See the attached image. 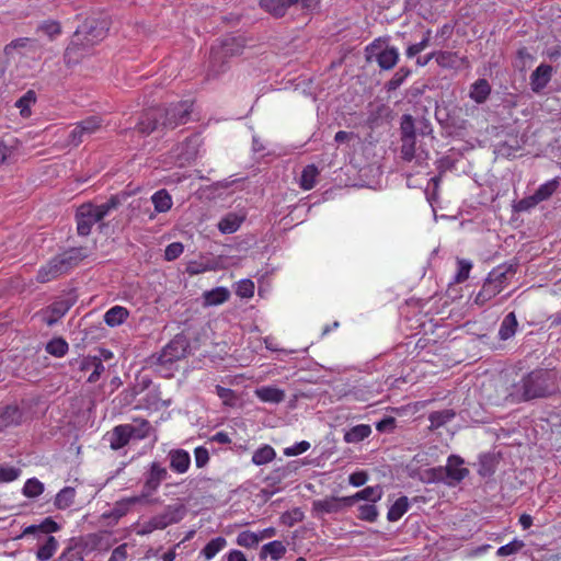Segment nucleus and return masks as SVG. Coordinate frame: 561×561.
Returning <instances> with one entry per match:
<instances>
[{"label": "nucleus", "instance_id": "nucleus-12", "mask_svg": "<svg viewBox=\"0 0 561 561\" xmlns=\"http://www.w3.org/2000/svg\"><path fill=\"white\" fill-rule=\"evenodd\" d=\"M77 231L79 236H89L93 225L101 222L94 210V204H82L76 213Z\"/></svg>", "mask_w": 561, "mask_h": 561}, {"label": "nucleus", "instance_id": "nucleus-53", "mask_svg": "<svg viewBox=\"0 0 561 561\" xmlns=\"http://www.w3.org/2000/svg\"><path fill=\"white\" fill-rule=\"evenodd\" d=\"M21 469L11 466H0V483L12 482L21 474Z\"/></svg>", "mask_w": 561, "mask_h": 561}, {"label": "nucleus", "instance_id": "nucleus-11", "mask_svg": "<svg viewBox=\"0 0 561 561\" xmlns=\"http://www.w3.org/2000/svg\"><path fill=\"white\" fill-rule=\"evenodd\" d=\"M169 473L167 468L162 467L159 462L153 461L148 470L145 472V482L142 486V500L156 492L161 484L168 478Z\"/></svg>", "mask_w": 561, "mask_h": 561}, {"label": "nucleus", "instance_id": "nucleus-2", "mask_svg": "<svg viewBox=\"0 0 561 561\" xmlns=\"http://www.w3.org/2000/svg\"><path fill=\"white\" fill-rule=\"evenodd\" d=\"M519 390L517 401L550 397L558 390V375L547 369L533 370L522 379Z\"/></svg>", "mask_w": 561, "mask_h": 561}, {"label": "nucleus", "instance_id": "nucleus-10", "mask_svg": "<svg viewBox=\"0 0 561 561\" xmlns=\"http://www.w3.org/2000/svg\"><path fill=\"white\" fill-rule=\"evenodd\" d=\"M101 126L102 119L99 116H90L81 121L76 124L75 128L70 131L68 136V144L75 147L79 146L87 137L96 133Z\"/></svg>", "mask_w": 561, "mask_h": 561}, {"label": "nucleus", "instance_id": "nucleus-15", "mask_svg": "<svg viewBox=\"0 0 561 561\" xmlns=\"http://www.w3.org/2000/svg\"><path fill=\"white\" fill-rule=\"evenodd\" d=\"M236 38H226L220 47H211L210 50V66L216 71L219 72L224 67V58L229 55H234L239 53V49H234L232 44Z\"/></svg>", "mask_w": 561, "mask_h": 561}, {"label": "nucleus", "instance_id": "nucleus-18", "mask_svg": "<svg viewBox=\"0 0 561 561\" xmlns=\"http://www.w3.org/2000/svg\"><path fill=\"white\" fill-rule=\"evenodd\" d=\"M170 468L176 473H185L191 466V456L184 449H172L168 454Z\"/></svg>", "mask_w": 561, "mask_h": 561}, {"label": "nucleus", "instance_id": "nucleus-3", "mask_svg": "<svg viewBox=\"0 0 561 561\" xmlns=\"http://www.w3.org/2000/svg\"><path fill=\"white\" fill-rule=\"evenodd\" d=\"M87 256V249L82 247L71 248L57 254L38 270L36 280L44 284L56 279L77 266Z\"/></svg>", "mask_w": 561, "mask_h": 561}, {"label": "nucleus", "instance_id": "nucleus-56", "mask_svg": "<svg viewBox=\"0 0 561 561\" xmlns=\"http://www.w3.org/2000/svg\"><path fill=\"white\" fill-rule=\"evenodd\" d=\"M472 268V264L470 261H467V260H458V271H457V274L455 275V283H463L465 280L468 279L469 277V273Z\"/></svg>", "mask_w": 561, "mask_h": 561}, {"label": "nucleus", "instance_id": "nucleus-39", "mask_svg": "<svg viewBox=\"0 0 561 561\" xmlns=\"http://www.w3.org/2000/svg\"><path fill=\"white\" fill-rule=\"evenodd\" d=\"M456 416V412L451 409L434 411L430 413L428 421L432 428H438L450 422Z\"/></svg>", "mask_w": 561, "mask_h": 561}, {"label": "nucleus", "instance_id": "nucleus-34", "mask_svg": "<svg viewBox=\"0 0 561 561\" xmlns=\"http://www.w3.org/2000/svg\"><path fill=\"white\" fill-rule=\"evenodd\" d=\"M499 460L493 454H483L479 457L478 473L481 477H491L497 467Z\"/></svg>", "mask_w": 561, "mask_h": 561}, {"label": "nucleus", "instance_id": "nucleus-44", "mask_svg": "<svg viewBox=\"0 0 561 561\" xmlns=\"http://www.w3.org/2000/svg\"><path fill=\"white\" fill-rule=\"evenodd\" d=\"M76 491L71 486L61 489L55 497V506L59 510L68 508L75 500Z\"/></svg>", "mask_w": 561, "mask_h": 561}, {"label": "nucleus", "instance_id": "nucleus-9", "mask_svg": "<svg viewBox=\"0 0 561 561\" xmlns=\"http://www.w3.org/2000/svg\"><path fill=\"white\" fill-rule=\"evenodd\" d=\"M186 512L184 504L168 505L161 514L153 516L148 522V530L164 529L172 524H176L185 517Z\"/></svg>", "mask_w": 561, "mask_h": 561}, {"label": "nucleus", "instance_id": "nucleus-29", "mask_svg": "<svg viewBox=\"0 0 561 561\" xmlns=\"http://www.w3.org/2000/svg\"><path fill=\"white\" fill-rule=\"evenodd\" d=\"M227 543L228 542L225 537H215L205 545V547L201 550L199 554L207 561L211 560L217 556V553H219L227 547Z\"/></svg>", "mask_w": 561, "mask_h": 561}, {"label": "nucleus", "instance_id": "nucleus-55", "mask_svg": "<svg viewBox=\"0 0 561 561\" xmlns=\"http://www.w3.org/2000/svg\"><path fill=\"white\" fill-rule=\"evenodd\" d=\"M216 394L222 400L225 405L233 407L236 404L237 396L233 390L217 385Z\"/></svg>", "mask_w": 561, "mask_h": 561}, {"label": "nucleus", "instance_id": "nucleus-19", "mask_svg": "<svg viewBox=\"0 0 561 561\" xmlns=\"http://www.w3.org/2000/svg\"><path fill=\"white\" fill-rule=\"evenodd\" d=\"M59 528L60 526L55 520H53L50 517H47L38 525L27 526L23 530L22 535H34L38 540H42V538L49 537V534L58 531Z\"/></svg>", "mask_w": 561, "mask_h": 561}, {"label": "nucleus", "instance_id": "nucleus-7", "mask_svg": "<svg viewBox=\"0 0 561 561\" xmlns=\"http://www.w3.org/2000/svg\"><path fill=\"white\" fill-rule=\"evenodd\" d=\"M365 50L366 60H375L381 70H391L399 61V49L386 44L381 39H375Z\"/></svg>", "mask_w": 561, "mask_h": 561}, {"label": "nucleus", "instance_id": "nucleus-24", "mask_svg": "<svg viewBox=\"0 0 561 561\" xmlns=\"http://www.w3.org/2000/svg\"><path fill=\"white\" fill-rule=\"evenodd\" d=\"M127 193L112 195L108 201L103 204L94 205V210L102 221L112 210L117 209L127 198Z\"/></svg>", "mask_w": 561, "mask_h": 561}, {"label": "nucleus", "instance_id": "nucleus-25", "mask_svg": "<svg viewBox=\"0 0 561 561\" xmlns=\"http://www.w3.org/2000/svg\"><path fill=\"white\" fill-rule=\"evenodd\" d=\"M230 298V291L226 287H216L203 294V306H218L226 302Z\"/></svg>", "mask_w": 561, "mask_h": 561}, {"label": "nucleus", "instance_id": "nucleus-64", "mask_svg": "<svg viewBox=\"0 0 561 561\" xmlns=\"http://www.w3.org/2000/svg\"><path fill=\"white\" fill-rule=\"evenodd\" d=\"M304 517L302 512L299 508H295L293 512H287L282 515V520L288 526H293L295 523L300 522Z\"/></svg>", "mask_w": 561, "mask_h": 561}, {"label": "nucleus", "instance_id": "nucleus-36", "mask_svg": "<svg viewBox=\"0 0 561 561\" xmlns=\"http://www.w3.org/2000/svg\"><path fill=\"white\" fill-rule=\"evenodd\" d=\"M43 545L39 546L36 557L39 561L49 560L58 548V541L54 536L42 538Z\"/></svg>", "mask_w": 561, "mask_h": 561}, {"label": "nucleus", "instance_id": "nucleus-35", "mask_svg": "<svg viewBox=\"0 0 561 561\" xmlns=\"http://www.w3.org/2000/svg\"><path fill=\"white\" fill-rule=\"evenodd\" d=\"M128 314L129 312L126 308L114 306L105 312L104 321L110 327H117L127 319Z\"/></svg>", "mask_w": 561, "mask_h": 561}, {"label": "nucleus", "instance_id": "nucleus-26", "mask_svg": "<svg viewBox=\"0 0 561 561\" xmlns=\"http://www.w3.org/2000/svg\"><path fill=\"white\" fill-rule=\"evenodd\" d=\"M28 48V49H35V41L28 38V37H20L16 39L11 41L9 44H7L3 48V54L8 59L14 56V54H22V50Z\"/></svg>", "mask_w": 561, "mask_h": 561}, {"label": "nucleus", "instance_id": "nucleus-38", "mask_svg": "<svg viewBox=\"0 0 561 561\" xmlns=\"http://www.w3.org/2000/svg\"><path fill=\"white\" fill-rule=\"evenodd\" d=\"M242 221L243 217H240L234 213H229L220 219L218 222V229L222 233H233L239 229Z\"/></svg>", "mask_w": 561, "mask_h": 561}, {"label": "nucleus", "instance_id": "nucleus-58", "mask_svg": "<svg viewBox=\"0 0 561 561\" xmlns=\"http://www.w3.org/2000/svg\"><path fill=\"white\" fill-rule=\"evenodd\" d=\"M288 473L289 471L287 468H277L265 478V482L267 483V485L274 486L280 483L288 476Z\"/></svg>", "mask_w": 561, "mask_h": 561}, {"label": "nucleus", "instance_id": "nucleus-17", "mask_svg": "<svg viewBox=\"0 0 561 561\" xmlns=\"http://www.w3.org/2000/svg\"><path fill=\"white\" fill-rule=\"evenodd\" d=\"M553 68L548 64L539 65L530 75V88L533 92H541L550 82Z\"/></svg>", "mask_w": 561, "mask_h": 561}, {"label": "nucleus", "instance_id": "nucleus-54", "mask_svg": "<svg viewBox=\"0 0 561 561\" xmlns=\"http://www.w3.org/2000/svg\"><path fill=\"white\" fill-rule=\"evenodd\" d=\"M141 501H142V496H133V497L127 499L126 501L118 502V503H116L112 515L116 516V517H122L127 513L129 505L139 503Z\"/></svg>", "mask_w": 561, "mask_h": 561}, {"label": "nucleus", "instance_id": "nucleus-62", "mask_svg": "<svg viewBox=\"0 0 561 561\" xmlns=\"http://www.w3.org/2000/svg\"><path fill=\"white\" fill-rule=\"evenodd\" d=\"M195 465L197 468H204L209 461V451L204 446L194 449Z\"/></svg>", "mask_w": 561, "mask_h": 561}, {"label": "nucleus", "instance_id": "nucleus-60", "mask_svg": "<svg viewBox=\"0 0 561 561\" xmlns=\"http://www.w3.org/2000/svg\"><path fill=\"white\" fill-rule=\"evenodd\" d=\"M359 518L366 522H375L378 511L374 504H364L359 506Z\"/></svg>", "mask_w": 561, "mask_h": 561}, {"label": "nucleus", "instance_id": "nucleus-61", "mask_svg": "<svg viewBox=\"0 0 561 561\" xmlns=\"http://www.w3.org/2000/svg\"><path fill=\"white\" fill-rule=\"evenodd\" d=\"M184 251V247L181 242L170 243L164 251V257L167 261H173L178 259Z\"/></svg>", "mask_w": 561, "mask_h": 561}, {"label": "nucleus", "instance_id": "nucleus-46", "mask_svg": "<svg viewBox=\"0 0 561 561\" xmlns=\"http://www.w3.org/2000/svg\"><path fill=\"white\" fill-rule=\"evenodd\" d=\"M191 144L192 140L187 139L185 142L176 147L175 151H180L176 154V159L180 165H183L195 158L196 149L194 147H191Z\"/></svg>", "mask_w": 561, "mask_h": 561}, {"label": "nucleus", "instance_id": "nucleus-59", "mask_svg": "<svg viewBox=\"0 0 561 561\" xmlns=\"http://www.w3.org/2000/svg\"><path fill=\"white\" fill-rule=\"evenodd\" d=\"M236 294L242 298H250L254 294V283L250 279H242L238 283Z\"/></svg>", "mask_w": 561, "mask_h": 561}, {"label": "nucleus", "instance_id": "nucleus-45", "mask_svg": "<svg viewBox=\"0 0 561 561\" xmlns=\"http://www.w3.org/2000/svg\"><path fill=\"white\" fill-rule=\"evenodd\" d=\"M558 187H559L558 178L552 179V180L541 184L536 190V192L534 193L535 198H537V201H539V202H543V201L548 199L549 197H551L553 195V193H556Z\"/></svg>", "mask_w": 561, "mask_h": 561}, {"label": "nucleus", "instance_id": "nucleus-48", "mask_svg": "<svg viewBox=\"0 0 561 561\" xmlns=\"http://www.w3.org/2000/svg\"><path fill=\"white\" fill-rule=\"evenodd\" d=\"M416 137L415 121L412 115L403 114L400 122V138Z\"/></svg>", "mask_w": 561, "mask_h": 561}, {"label": "nucleus", "instance_id": "nucleus-52", "mask_svg": "<svg viewBox=\"0 0 561 561\" xmlns=\"http://www.w3.org/2000/svg\"><path fill=\"white\" fill-rule=\"evenodd\" d=\"M36 94L33 90H28L22 98L16 101V107L21 110L22 116H28L31 114L30 106L35 103Z\"/></svg>", "mask_w": 561, "mask_h": 561}, {"label": "nucleus", "instance_id": "nucleus-57", "mask_svg": "<svg viewBox=\"0 0 561 561\" xmlns=\"http://www.w3.org/2000/svg\"><path fill=\"white\" fill-rule=\"evenodd\" d=\"M430 38H431V31L428 30L420 43L410 45L407 48V51H405L407 57L412 58V57L416 56L419 53L423 51L428 46Z\"/></svg>", "mask_w": 561, "mask_h": 561}, {"label": "nucleus", "instance_id": "nucleus-37", "mask_svg": "<svg viewBox=\"0 0 561 561\" xmlns=\"http://www.w3.org/2000/svg\"><path fill=\"white\" fill-rule=\"evenodd\" d=\"M151 202L158 213H165L170 210L173 204L171 195L164 188L157 191L151 196Z\"/></svg>", "mask_w": 561, "mask_h": 561}, {"label": "nucleus", "instance_id": "nucleus-16", "mask_svg": "<svg viewBox=\"0 0 561 561\" xmlns=\"http://www.w3.org/2000/svg\"><path fill=\"white\" fill-rule=\"evenodd\" d=\"M137 428L131 424H123L115 426L110 433V446L112 449L117 450L128 444L130 438L135 435Z\"/></svg>", "mask_w": 561, "mask_h": 561}, {"label": "nucleus", "instance_id": "nucleus-22", "mask_svg": "<svg viewBox=\"0 0 561 561\" xmlns=\"http://www.w3.org/2000/svg\"><path fill=\"white\" fill-rule=\"evenodd\" d=\"M313 511L318 514H331L341 511L343 507H348L344 504L343 497H325L313 502Z\"/></svg>", "mask_w": 561, "mask_h": 561}, {"label": "nucleus", "instance_id": "nucleus-43", "mask_svg": "<svg viewBox=\"0 0 561 561\" xmlns=\"http://www.w3.org/2000/svg\"><path fill=\"white\" fill-rule=\"evenodd\" d=\"M411 69L408 68V67H400L396 72L394 75L392 76V78L386 82L385 84V89L390 92V91H396L397 89H399L403 82L405 81V79L411 75Z\"/></svg>", "mask_w": 561, "mask_h": 561}, {"label": "nucleus", "instance_id": "nucleus-41", "mask_svg": "<svg viewBox=\"0 0 561 561\" xmlns=\"http://www.w3.org/2000/svg\"><path fill=\"white\" fill-rule=\"evenodd\" d=\"M409 508V500L407 496L399 497L389 508L387 518L389 522L399 520Z\"/></svg>", "mask_w": 561, "mask_h": 561}, {"label": "nucleus", "instance_id": "nucleus-8", "mask_svg": "<svg viewBox=\"0 0 561 561\" xmlns=\"http://www.w3.org/2000/svg\"><path fill=\"white\" fill-rule=\"evenodd\" d=\"M463 460L459 456L451 455L448 457L446 467L433 469L435 479L445 480L449 485H456L461 482L468 474L469 470L462 467Z\"/></svg>", "mask_w": 561, "mask_h": 561}, {"label": "nucleus", "instance_id": "nucleus-27", "mask_svg": "<svg viewBox=\"0 0 561 561\" xmlns=\"http://www.w3.org/2000/svg\"><path fill=\"white\" fill-rule=\"evenodd\" d=\"M491 93V85L486 79H478L472 85L469 92L470 99L476 103H484Z\"/></svg>", "mask_w": 561, "mask_h": 561}, {"label": "nucleus", "instance_id": "nucleus-14", "mask_svg": "<svg viewBox=\"0 0 561 561\" xmlns=\"http://www.w3.org/2000/svg\"><path fill=\"white\" fill-rule=\"evenodd\" d=\"M24 411L15 404H9L0 409V432L12 426H19L24 422Z\"/></svg>", "mask_w": 561, "mask_h": 561}, {"label": "nucleus", "instance_id": "nucleus-23", "mask_svg": "<svg viewBox=\"0 0 561 561\" xmlns=\"http://www.w3.org/2000/svg\"><path fill=\"white\" fill-rule=\"evenodd\" d=\"M259 5L274 18H283L291 7L289 0H260Z\"/></svg>", "mask_w": 561, "mask_h": 561}, {"label": "nucleus", "instance_id": "nucleus-31", "mask_svg": "<svg viewBox=\"0 0 561 561\" xmlns=\"http://www.w3.org/2000/svg\"><path fill=\"white\" fill-rule=\"evenodd\" d=\"M319 174L320 171L314 164H308L305 167L299 180L300 187L305 191L312 190L317 184V178Z\"/></svg>", "mask_w": 561, "mask_h": 561}, {"label": "nucleus", "instance_id": "nucleus-42", "mask_svg": "<svg viewBox=\"0 0 561 561\" xmlns=\"http://www.w3.org/2000/svg\"><path fill=\"white\" fill-rule=\"evenodd\" d=\"M275 456L274 448L270 445H264L253 453L252 462L256 466H262L272 461Z\"/></svg>", "mask_w": 561, "mask_h": 561}, {"label": "nucleus", "instance_id": "nucleus-33", "mask_svg": "<svg viewBox=\"0 0 561 561\" xmlns=\"http://www.w3.org/2000/svg\"><path fill=\"white\" fill-rule=\"evenodd\" d=\"M286 553L285 545L279 540H274L268 543H265L260 551V558L265 559L267 556L272 558V560L277 561L284 557Z\"/></svg>", "mask_w": 561, "mask_h": 561}, {"label": "nucleus", "instance_id": "nucleus-63", "mask_svg": "<svg viewBox=\"0 0 561 561\" xmlns=\"http://www.w3.org/2000/svg\"><path fill=\"white\" fill-rule=\"evenodd\" d=\"M396 428V419L386 416L376 423V430L381 433H390Z\"/></svg>", "mask_w": 561, "mask_h": 561}, {"label": "nucleus", "instance_id": "nucleus-1", "mask_svg": "<svg viewBox=\"0 0 561 561\" xmlns=\"http://www.w3.org/2000/svg\"><path fill=\"white\" fill-rule=\"evenodd\" d=\"M193 103L183 101L168 106H153L144 110L137 118L134 129L141 136L153 133L163 135L190 121Z\"/></svg>", "mask_w": 561, "mask_h": 561}, {"label": "nucleus", "instance_id": "nucleus-50", "mask_svg": "<svg viewBox=\"0 0 561 561\" xmlns=\"http://www.w3.org/2000/svg\"><path fill=\"white\" fill-rule=\"evenodd\" d=\"M26 497H37L44 492V484L36 478L28 479L22 490Z\"/></svg>", "mask_w": 561, "mask_h": 561}, {"label": "nucleus", "instance_id": "nucleus-20", "mask_svg": "<svg viewBox=\"0 0 561 561\" xmlns=\"http://www.w3.org/2000/svg\"><path fill=\"white\" fill-rule=\"evenodd\" d=\"M401 140V148L400 153L402 160L407 162H411L412 160L416 159L419 162L421 160H425L427 158V153L421 150L417 152L416 149V137H409V138H400Z\"/></svg>", "mask_w": 561, "mask_h": 561}, {"label": "nucleus", "instance_id": "nucleus-6", "mask_svg": "<svg viewBox=\"0 0 561 561\" xmlns=\"http://www.w3.org/2000/svg\"><path fill=\"white\" fill-rule=\"evenodd\" d=\"M516 274V264H502L494 267L484 280L482 288L474 298V304L484 306L499 295Z\"/></svg>", "mask_w": 561, "mask_h": 561}, {"label": "nucleus", "instance_id": "nucleus-5", "mask_svg": "<svg viewBox=\"0 0 561 561\" xmlns=\"http://www.w3.org/2000/svg\"><path fill=\"white\" fill-rule=\"evenodd\" d=\"M107 28L102 23L101 26L92 21H87L83 26L78 30L71 41L70 45L66 48L65 60L67 64L71 61L77 62L78 58L83 54L80 53L85 46H92L95 43L102 41L106 36Z\"/></svg>", "mask_w": 561, "mask_h": 561}, {"label": "nucleus", "instance_id": "nucleus-4", "mask_svg": "<svg viewBox=\"0 0 561 561\" xmlns=\"http://www.w3.org/2000/svg\"><path fill=\"white\" fill-rule=\"evenodd\" d=\"M190 350V341L180 333L176 334L159 353L149 357V363L165 377L172 376L173 364L186 357Z\"/></svg>", "mask_w": 561, "mask_h": 561}, {"label": "nucleus", "instance_id": "nucleus-13", "mask_svg": "<svg viewBox=\"0 0 561 561\" xmlns=\"http://www.w3.org/2000/svg\"><path fill=\"white\" fill-rule=\"evenodd\" d=\"M73 304L75 300L72 298H61L56 300L43 311V321L48 327H53L69 311Z\"/></svg>", "mask_w": 561, "mask_h": 561}, {"label": "nucleus", "instance_id": "nucleus-28", "mask_svg": "<svg viewBox=\"0 0 561 561\" xmlns=\"http://www.w3.org/2000/svg\"><path fill=\"white\" fill-rule=\"evenodd\" d=\"M255 394L263 402L280 403L285 400L284 390L271 386L257 388Z\"/></svg>", "mask_w": 561, "mask_h": 561}, {"label": "nucleus", "instance_id": "nucleus-49", "mask_svg": "<svg viewBox=\"0 0 561 561\" xmlns=\"http://www.w3.org/2000/svg\"><path fill=\"white\" fill-rule=\"evenodd\" d=\"M237 545L251 549L257 547L260 543V538L256 533L244 530L238 534L237 536Z\"/></svg>", "mask_w": 561, "mask_h": 561}, {"label": "nucleus", "instance_id": "nucleus-51", "mask_svg": "<svg viewBox=\"0 0 561 561\" xmlns=\"http://www.w3.org/2000/svg\"><path fill=\"white\" fill-rule=\"evenodd\" d=\"M525 547V543L523 540L514 539L507 545H504L500 547L496 551L497 557H508L518 553L523 548Z\"/></svg>", "mask_w": 561, "mask_h": 561}, {"label": "nucleus", "instance_id": "nucleus-47", "mask_svg": "<svg viewBox=\"0 0 561 561\" xmlns=\"http://www.w3.org/2000/svg\"><path fill=\"white\" fill-rule=\"evenodd\" d=\"M436 62L444 68H455L458 65L460 58L457 53L454 51H435Z\"/></svg>", "mask_w": 561, "mask_h": 561}, {"label": "nucleus", "instance_id": "nucleus-32", "mask_svg": "<svg viewBox=\"0 0 561 561\" xmlns=\"http://www.w3.org/2000/svg\"><path fill=\"white\" fill-rule=\"evenodd\" d=\"M371 434V428L367 424H359L353 426L344 434V440L348 444H357L363 442Z\"/></svg>", "mask_w": 561, "mask_h": 561}, {"label": "nucleus", "instance_id": "nucleus-21", "mask_svg": "<svg viewBox=\"0 0 561 561\" xmlns=\"http://www.w3.org/2000/svg\"><path fill=\"white\" fill-rule=\"evenodd\" d=\"M381 496H382V489L379 485L367 486L352 496H344V504L352 506L360 500L375 503V502L379 501L381 499Z\"/></svg>", "mask_w": 561, "mask_h": 561}, {"label": "nucleus", "instance_id": "nucleus-30", "mask_svg": "<svg viewBox=\"0 0 561 561\" xmlns=\"http://www.w3.org/2000/svg\"><path fill=\"white\" fill-rule=\"evenodd\" d=\"M518 327L517 318L514 312L507 313L501 322L499 329V337L502 341H506L515 335Z\"/></svg>", "mask_w": 561, "mask_h": 561}, {"label": "nucleus", "instance_id": "nucleus-40", "mask_svg": "<svg viewBox=\"0 0 561 561\" xmlns=\"http://www.w3.org/2000/svg\"><path fill=\"white\" fill-rule=\"evenodd\" d=\"M68 350L69 345L62 337H54L45 346V351L57 358L64 357Z\"/></svg>", "mask_w": 561, "mask_h": 561}]
</instances>
